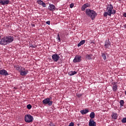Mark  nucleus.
<instances>
[{"mask_svg":"<svg viewBox=\"0 0 126 126\" xmlns=\"http://www.w3.org/2000/svg\"><path fill=\"white\" fill-rule=\"evenodd\" d=\"M14 41V37L12 36H7L4 37L0 40V45H6L8 43H11Z\"/></svg>","mask_w":126,"mask_h":126,"instance_id":"f257e3e1","label":"nucleus"},{"mask_svg":"<svg viewBox=\"0 0 126 126\" xmlns=\"http://www.w3.org/2000/svg\"><path fill=\"white\" fill-rule=\"evenodd\" d=\"M86 15L92 19V20H94L95 17L97 16V13L94 10L91 9H87L86 10Z\"/></svg>","mask_w":126,"mask_h":126,"instance_id":"f03ea898","label":"nucleus"},{"mask_svg":"<svg viewBox=\"0 0 126 126\" xmlns=\"http://www.w3.org/2000/svg\"><path fill=\"white\" fill-rule=\"evenodd\" d=\"M25 121L27 123H31L33 122V117L30 114H26L25 117Z\"/></svg>","mask_w":126,"mask_h":126,"instance_id":"7ed1b4c3","label":"nucleus"},{"mask_svg":"<svg viewBox=\"0 0 126 126\" xmlns=\"http://www.w3.org/2000/svg\"><path fill=\"white\" fill-rule=\"evenodd\" d=\"M113 6L112 4L108 5L107 7L106 8V12H109V15L112 14L114 15L116 14V10H113Z\"/></svg>","mask_w":126,"mask_h":126,"instance_id":"20e7f679","label":"nucleus"},{"mask_svg":"<svg viewBox=\"0 0 126 126\" xmlns=\"http://www.w3.org/2000/svg\"><path fill=\"white\" fill-rule=\"evenodd\" d=\"M42 103L44 105H47L48 106H51L53 105V101L49 98H47L43 100Z\"/></svg>","mask_w":126,"mask_h":126,"instance_id":"39448f33","label":"nucleus"},{"mask_svg":"<svg viewBox=\"0 0 126 126\" xmlns=\"http://www.w3.org/2000/svg\"><path fill=\"white\" fill-rule=\"evenodd\" d=\"M82 57L80 56L76 55L75 56L74 59L73 60V62L75 63H80L81 61Z\"/></svg>","mask_w":126,"mask_h":126,"instance_id":"423d86ee","label":"nucleus"},{"mask_svg":"<svg viewBox=\"0 0 126 126\" xmlns=\"http://www.w3.org/2000/svg\"><path fill=\"white\" fill-rule=\"evenodd\" d=\"M104 47L106 49H110V48L111 47V43L110 42V40H109V39L106 40L105 41Z\"/></svg>","mask_w":126,"mask_h":126,"instance_id":"0eeeda50","label":"nucleus"},{"mask_svg":"<svg viewBox=\"0 0 126 126\" xmlns=\"http://www.w3.org/2000/svg\"><path fill=\"white\" fill-rule=\"evenodd\" d=\"M60 56L57 54H53V56H52V59L55 62H57L59 60H60Z\"/></svg>","mask_w":126,"mask_h":126,"instance_id":"6e6552de","label":"nucleus"},{"mask_svg":"<svg viewBox=\"0 0 126 126\" xmlns=\"http://www.w3.org/2000/svg\"><path fill=\"white\" fill-rule=\"evenodd\" d=\"M19 72H20V75H21V76H27V74H28L29 71L27 69L19 71Z\"/></svg>","mask_w":126,"mask_h":126,"instance_id":"1a4fd4ad","label":"nucleus"},{"mask_svg":"<svg viewBox=\"0 0 126 126\" xmlns=\"http://www.w3.org/2000/svg\"><path fill=\"white\" fill-rule=\"evenodd\" d=\"M0 75L2 76H8V73L7 71L5 69L0 70Z\"/></svg>","mask_w":126,"mask_h":126,"instance_id":"9d476101","label":"nucleus"},{"mask_svg":"<svg viewBox=\"0 0 126 126\" xmlns=\"http://www.w3.org/2000/svg\"><path fill=\"white\" fill-rule=\"evenodd\" d=\"M9 3L8 0H0V4L2 5H8Z\"/></svg>","mask_w":126,"mask_h":126,"instance_id":"9b49d317","label":"nucleus"},{"mask_svg":"<svg viewBox=\"0 0 126 126\" xmlns=\"http://www.w3.org/2000/svg\"><path fill=\"white\" fill-rule=\"evenodd\" d=\"M89 126H96V122L94 121V120L91 119L89 120Z\"/></svg>","mask_w":126,"mask_h":126,"instance_id":"f8f14e48","label":"nucleus"},{"mask_svg":"<svg viewBox=\"0 0 126 126\" xmlns=\"http://www.w3.org/2000/svg\"><path fill=\"white\" fill-rule=\"evenodd\" d=\"M90 6V4H89V3H85L84 5H83L81 7V10L82 11H84L86 8L87 7H89Z\"/></svg>","mask_w":126,"mask_h":126,"instance_id":"ddd939ff","label":"nucleus"},{"mask_svg":"<svg viewBox=\"0 0 126 126\" xmlns=\"http://www.w3.org/2000/svg\"><path fill=\"white\" fill-rule=\"evenodd\" d=\"M48 9L50 11H54L56 9L55 5L52 4H50L49 5Z\"/></svg>","mask_w":126,"mask_h":126,"instance_id":"4468645a","label":"nucleus"},{"mask_svg":"<svg viewBox=\"0 0 126 126\" xmlns=\"http://www.w3.org/2000/svg\"><path fill=\"white\" fill-rule=\"evenodd\" d=\"M15 68H16V70H17L18 71L25 70L27 69L25 68H24V67L19 66V65L16 66Z\"/></svg>","mask_w":126,"mask_h":126,"instance_id":"2eb2a0df","label":"nucleus"},{"mask_svg":"<svg viewBox=\"0 0 126 126\" xmlns=\"http://www.w3.org/2000/svg\"><path fill=\"white\" fill-rule=\"evenodd\" d=\"M112 85H113L112 86V90L113 91V92H116V91H117L118 89L117 85H116V82H113L112 83Z\"/></svg>","mask_w":126,"mask_h":126,"instance_id":"dca6fc26","label":"nucleus"},{"mask_svg":"<svg viewBox=\"0 0 126 126\" xmlns=\"http://www.w3.org/2000/svg\"><path fill=\"white\" fill-rule=\"evenodd\" d=\"M93 54H87L86 55V59H87L88 60H93Z\"/></svg>","mask_w":126,"mask_h":126,"instance_id":"f3484780","label":"nucleus"},{"mask_svg":"<svg viewBox=\"0 0 126 126\" xmlns=\"http://www.w3.org/2000/svg\"><path fill=\"white\" fill-rule=\"evenodd\" d=\"M89 112V111L88 109L82 110L80 111V113H81L82 115H86Z\"/></svg>","mask_w":126,"mask_h":126,"instance_id":"a211bd4d","label":"nucleus"},{"mask_svg":"<svg viewBox=\"0 0 126 126\" xmlns=\"http://www.w3.org/2000/svg\"><path fill=\"white\" fill-rule=\"evenodd\" d=\"M112 119H114V120L117 119V118H118V114H116V113H112Z\"/></svg>","mask_w":126,"mask_h":126,"instance_id":"6ab92c4d","label":"nucleus"},{"mask_svg":"<svg viewBox=\"0 0 126 126\" xmlns=\"http://www.w3.org/2000/svg\"><path fill=\"white\" fill-rule=\"evenodd\" d=\"M85 42L86 41L85 40H81V41H80V43H78L77 44L78 47H80V46H81V45H84Z\"/></svg>","mask_w":126,"mask_h":126,"instance_id":"aec40b11","label":"nucleus"},{"mask_svg":"<svg viewBox=\"0 0 126 126\" xmlns=\"http://www.w3.org/2000/svg\"><path fill=\"white\" fill-rule=\"evenodd\" d=\"M76 74H77V72L75 71H71L68 73L69 76H74Z\"/></svg>","mask_w":126,"mask_h":126,"instance_id":"412c9836","label":"nucleus"},{"mask_svg":"<svg viewBox=\"0 0 126 126\" xmlns=\"http://www.w3.org/2000/svg\"><path fill=\"white\" fill-rule=\"evenodd\" d=\"M89 117L92 118L91 119H94L95 117V114H94V112H92V113H91Z\"/></svg>","mask_w":126,"mask_h":126,"instance_id":"4be33fe9","label":"nucleus"},{"mask_svg":"<svg viewBox=\"0 0 126 126\" xmlns=\"http://www.w3.org/2000/svg\"><path fill=\"white\" fill-rule=\"evenodd\" d=\"M106 53H101V57L104 61H107V56H106Z\"/></svg>","mask_w":126,"mask_h":126,"instance_id":"5701e85b","label":"nucleus"},{"mask_svg":"<svg viewBox=\"0 0 126 126\" xmlns=\"http://www.w3.org/2000/svg\"><path fill=\"white\" fill-rule=\"evenodd\" d=\"M111 15H113V14H110L108 12H105L103 13V16L104 17H107V15H109V16H111Z\"/></svg>","mask_w":126,"mask_h":126,"instance_id":"b1692460","label":"nucleus"},{"mask_svg":"<svg viewBox=\"0 0 126 126\" xmlns=\"http://www.w3.org/2000/svg\"><path fill=\"white\" fill-rule=\"evenodd\" d=\"M37 3H38V4H39V5H41V4H43V3H45L44 2H43V1H42V0H37Z\"/></svg>","mask_w":126,"mask_h":126,"instance_id":"393cba45","label":"nucleus"},{"mask_svg":"<svg viewBox=\"0 0 126 126\" xmlns=\"http://www.w3.org/2000/svg\"><path fill=\"white\" fill-rule=\"evenodd\" d=\"M27 108L29 110H30V109H31L32 108V105L31 104H28L27 106Z\"/></svg>","mask_w":126,"mask_h":126,"instance_id":"a878e982","label":"nucleus"},{"mask_svg":"<svg viewBox=\"0 0 126 126\" xmlns=\"http://www.w3.org/2000/svg\"><path fill=\"white\" fill-rule=\"evenodd\" d=\"M56 39H57V41L58 42H60L61 41L60 37V34H58L57 35V37H56Z\"/></svg>","mask_w":126,"mask_h":126,"instance_id":"bb28decb","label":"nucleus"},{"mask_svg":"<svg viewBox=\"0 0 126 126\" xmlns=\"http://www.w3.org/2000/svg\"><path fill=\"white\" fill-rule=\"evenodd\" d=\"M122 123H126V118H124L122 120Z\"/></svg>","mask_w":126,"mask_h":126,"instance_id":"cd10ccee","label":"nucleus"},{"mask_svg":"<svg viewBox=\"0 0 126 126\" xmlns=\"http://www.w3.org/2000/svg\"><path fill=\"white\" fill-rule=\"evenodd\" d=\"M124 104V100H120V105H121V106H123Z\"/></svg>","mask_w":126,"mask_h":126,"instance_id":"c85d7f7f","label":"nucleus"},{"mask_svg":"<svg viewBox=\"0 0 126 126\" xmlns=\"http://www.w3.org/2000/svg\"><path fill=\"white\" fill-rule=\"evenodd\" d=\"M68 126H74V123L73 122H70Z\"/></svg>","mask_w":126,"mask_h":126,"instance_id":"c756f323","label":"nucleus"},{"mask_svg":"<svg viewBox=\"0 0 126 126\" xmlns=\"http://www.w3.org/2000/svg\"><path fill=\"white\" fill-rule=\"evenodd\" d=\"M48 126H55L54 123L50 122V124H49Z\"/></svg>","mask_w":126,"mask_h":126,"instance_id":"7c9ffc66","label":"nucleus"},{"mask_svg":"<svg viewBox=\"0 0 126 126\" xmlns=\"http://www.w3.org/2000/svg\"><path fill=\"white\" fill-rule=\"evenodd\" d=\"M73 7H74V3L70 4V8H72Z\"/></svg>","mask_w":126,"mask_h":126,"instance_id":"2f4dec72","label":"nucleus"},{"mask_svg":"<svg viewBox=\"0 0 126 126\" xmlns=\"http://www.w3.org/2000/svg\"><path fill=\"white\" fill-rule=\"evenodd\" d=\"M46 24H47L48 25H50L51 24V22L50 21H48L47 22H46Z\"/></svg>","mask_w":126,"mask_h":126,"instance_id":"473e14b6","label":"nucleus"},{"mask_svg":"<svg viewBox=\"0 0 126 126\" xmlns=\"http://www.w3.org/2000/svg\"><path fill=\"white\" fill-rule=\"evenodd\" d=\"M40 5H42L43 7H46V3H43L42 4H40Z\"/></svg>","mask_w":126,"mask_h":126,"instance_id":"72a5a7b5","label":"nucleus"},{"mask_svg":"<svg viewBox=\"0 0 126 126\" xmlns=\"http://www.w3.org/2000/svg\"><path fill=\"white\" fill-rule=\"evenodd\" d=\"M123 16H124V17H125V18H126V12L125 13H124Z\"/></svg>","mask_w":126,"mask_h":126,"instance_id":"f704fd0d","label":"nucleus"},{"mask_svg":"<svg viewBox=\"0 0 126 126\" xmlns=\"http://www.w3.org/2000/svg\"><path fill=\"white\" fill-rule=\"evenodd\" d=\"M80 126V123H78L77 124V126Z\"/></svg>","mask_w":126,"mask_h":126,"instance_id":"c9c22d12","label":"nucleus"},{"mask_svg":"<svg viewBox=\"0 0 126 126\" xmlns=\"http://www.w3.org/2000/svg\"><path fill=\"white\" fill-rule=\"evenodd\" d=\"M124 27H125V28H126V24L124 25Z\"/></svg>","mask_w":126,"mask_h":126,"instance_id":"e433bc0d","label":"nucleus"},{"mask_svg":"<svg viewBox=\"0 0 126 126\" xmlns=\"http://www.w3.org/2000/svg\"><path fill=\"white\" fill-rule=\"evenodd\" d=\"M125 95H126V91H125Z\"/></svg>","mask_w":126,"mask_h":126,"instance_id":"4c0bfd02","label":"nucleus"},{"mask_svg":"<svg viewBox=\"0 0 126 126\" xmlns=\"http://www.w3.org/2000/svg\"><path fill=\"white\" fill-rule=\"evenodd\" d=\"M33 27H35V25H33Z\"/></svg>","mask_w":126,"mask_h":126,"instance_id":"58836bf2","label":"nucleus"},{"mask_svg":"<svg viewBox=\"0 0 126 126\" xmlns=\"http://www.w3.org/2000/svg\"><path fill=\"white\" fill-rule=\"evenodd\" d=\"M1 38V36H0V38Z\"/></svg>","mask_w":126,"mask_h":126,"instance_id":"ea45409f","label":"nucleus"}]
</instances>
